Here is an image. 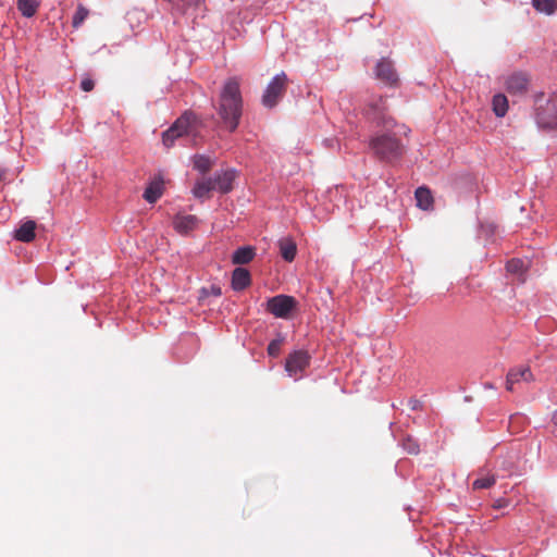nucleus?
<instances>
[{"instance_id": "1", "label": "nucleus", "mask_w": 557, "mask_h": 557, "mask_svg": "<svg viewBox=\"0 0 557 557\" xmlns=\"http://www.w3.org/2000/svg\"><path fill=\"white\" fill-rule=\"evenodd\" d=\"M216 113L228 132L236 131L243 114L240 78L234 76L225 81L219 95Z\"/></svg>"}, {"instance_id": "2", "label": "nucleus", "mask_w": 557, "mask_h": 557, "mask_svg": "<svg viewBox=\"0 0 557 557\" xmlns=\"http://www.w3.org/2000/svg\"><path fill=\"white\" fill-rule=\"evenodd\" d=\"M369 147L376 158L388 163L399 160L405 153V146L391 132L379 133L372 136Z\"/></svg>"}, {"instance_id": "3", "label": "nucleus", "mask_w": 557, "mask_h": 557, "mask_svg": "<svg viewBox=\"0 0 557 557\" xmlns=\"http://www.w3.org/2000/svg\"><path fill=\"white\" fill-rule=\"evenodd\" d=\"M200 125V121L194 113L185 112L162 133V143L166 148H171L178 139L185 137L195 139L199 135Z\"/></svg>"}, {"instance_id": "4", "label": "nucleus", "mask_w": 557, "mask_h": 557, "mask_svg": "<svg viewBox=\"0 0 557 557\" xmlns=\"http://www.w3.org/2000/svg\"><path fill=\"white\" fill-rule=\"evenodd\" d=\"M544 94L535 96L536 122L543 128L557 129V95L552 96L542 104Z\"/></svg>"}, {"instance_id": "5", "label": "nucleus", "mask_w": 557, "mask_h": 557, "mask_svg": "<svg viewBox=\"0 0 557 557\" xmlns=\"http://www.w3.org/2000/svg\"><path fill=\"white\" fill-rule=\"evenodd\" d=\"M366 116L376 126H382L387 131H389L395 125L394 119L388 113L386 100L381 96L373 97L370 100L366 108Z\"/></svg>"}, {"instance_id": "6", "label": "nucleus", "mask_w": 557, "mask_h": 557, "mask_svg": "<svg viewBox=\"0 0 557 557\" xmlns=\"http://www.w3.org/2000/svg\"><path fill=\"white\" fill-rule=\"evenodd\" d=\"M297 300L293 296L276 295L268 299L265 309L275 318L288 319L297 308Z\"/></svg>"}, {"instance_id": "7", "label": "nucleus", "mask_w": 557, "mask_h": 557, "mask_svg": "<svg viewBox=\"0 0 557 557\" xmlns=\"http://www.w3.org/2000/svg\"><path fill=\"white\" fill-rule=\"evenodd\" d=\"M287 85V76L285 73L277 74L267 86L262 96V104L267 108H273L283 97Z\"/></svg>"}, {"instance_id": "8", "label": "nucleus", "mask_w": 557, "mask_h": 557, "mask_svg": "<svg viewBox=\"0 0 557 557\" xmlns=\"http://www.w3.org/2000/svg\"><path fill=\"white\" fill-rule=\"evenodd\" d=\"M310 355L306 350H295L285 361V370L290 376L300 377L310 364Z\"/></svg>"}, {"instance_id": "9", "label": "nucleus", "mask_w": 557, "mask_h": 557, "mask_svg": "<svg viewBox=\"0 0 557 557\" xmlns=\"http://www.w3.org/2000/svg\"><path fill=\"white\" fill-rule=\"evenodd\" d=\"M534 380L533 373L529 366H518L511 368L506 376V389L515 392L516 387L521 383H530Z\"/></svg>"}, {"instance_id": "10", "label": "nucleus", "mask_w": 557, "mask_h": 557, "mask_svg": "<svg viewBox=\"0 0 557 557\" xmlns=\"http://www.w3.org/2000/svg\"><path fill=\"white\" fill-rule=\"evenodd\" d=\"M375 74L379 79L388 85H394L398 81L393 63L384 58L377 62Z\"/></svg>"}, {"instance_id": "11", "label": "nucleus", "mask_w": 557, "mask_h": 557, "mask_svg": "<svg viewBox=\"0 0 557 557\" xmlns=\"http://www.w3.org/2000/svg\"><path fill=\"white\" fill-rule=\"evenodd\" d=\"M506 89L512 95H522L528 89L529 77L522 72L512 73L506 79Z\"/></svg>"}, {"instance_id": "12", "label": "nucleus", "mask_w": 557, "mask_h": 557, "mask_svg": "<svg viewBox=\"0 0 557 557\" xmlns=\"http://www.w3.org/2000/svg\"><path fill=\"white\" fill-rule=\"evenodd\" d=\"M236 172L234 170H227L222 173H218L212 180L215 183V189L222 194H226L232 190L233 182L235 180Z\"/></svg>"}, {"instance_id": "13", "label": "nucleus", "mask_w": 557, "mask_h": 557, "mask_svg": "<svg viewBox=\"0 0 557 557\" xmlns=\"http://www.w3.org/2000/svg\"><path fill=\"white\" fill-rule=\"evenodd\" d=\"M198 224V219L195 215L177 214L173 220V226L180 234H187L193 231Z\"/></svg>"}, {"instance_id": "14", "label": "nucleus", "mask_w": 557, "mask_h": 557, "mask_svg": "<svg viewBox=\"0 0 557 557\" xmlns=\"http://www.w3.org/2000/svg\"><path fill=\"white\" fill-rule=\"evenodd\" d=\"M251 284L250 273L245 268H236L232 274V287L234 290H243Z\"/></svg>"}, {"instance_id": "15", "label": "nucleus", "mask_w": 557, "mask_h": 557, "mask_svg": "<svg viewBox=\"0 0 557 557\" xmlns=\"http://www.w3.org/2000/svg\"><path fill=\"white\" fill-rule=\"evenodd\" d=\"M35 230L36 223L32 220L26 221L15 231L14 238L23 243H30L35 239Z\"/></svg>"}, {"instance_id": "16", "label": "nucleus", "mask_w": 557, "mask_h": 557, "mask_svg": "<svg viewBox=\"0 0 557 557\" xmlns=\"http://www.w3.org/2000/svg\"><path fill=\"white\" fill-rule=\"evenodd\" d=\"M278 247H280V253L285 261L292 262L295 259L296 252H297V246H296V243L292 238L284 237V238L280 239Z\"/></svg>"}, {"instance_id": "17", "label": "nucleus", "mask_w": 557, "mask_h": 557, "mask_svg": "<svg viewBox=\"0 0 557 557\" xmlns=\"http://www.w3.org/2000/svg\"><path fill=\"white\" fill-rule=\"evenodd\" d=\"M163 194V181L153 180L145 189L144 199L149 203H154Z\"/></svg>"}, {"instance_id": "18", "label": "nucleus", "mask_w": 557, "mask_h": 557, "mask_svg": "<svg viewBox=\"0 0 557 557\" xmlns=\"http://www.w3.org/2000/svg\"><path fill=\"white\" fill-rule=\"evenodd\" d=\"M255 248L250 246L239 247L234 251L232 262L234 264H247L255 258Z\"/></svg>"}, {"instance_id": "19", "label": "nucleus", "mask_w": 557, "mask_h": 557, "mask_svg": "<svg viewBox=\"0 0 557 557\" xmlns=\"http://www.w3.org/2000/svg\"><path fill=\"white\" fill-rule=\"evenodd\" d=\"M215 189V183L212 178H203L198 181L193 188V194L196 198L209 197L211 190Z\"/></svg>"}, {"instance_id": "20", "label": "nucleus", "mask_w": 557, "mask_h": 557, "mask_svg": "<svg viewBox=\"0 0 557 557\" xmlns=\"http://www.w3.org/2000/svg\"><path fill=\"white\" fill-rule=\"evenodd\" d=\"M417 206L423 210H429L433 205V196L429 188L419 187L416 190Z\"/></svg>"}, {"instance_id": "21", "label": "nucleus", "mask_w": 557, "mask_h": 557, "mask_svg": "<svg viewBox=\"0 0 557 557\" xmlns=\"http://www.w3.org/2000/svg\"><path fill=\"white\" fill-rule=\"evenodd\" d=\"M493 112L497 117H504L508 111V99L504 94H497L492 100Z\"/></svg>"}, {"instance_id": "22", "label": "nucleus", "mask_w": 557, "mask_h": 557, "mask_svg": "<svg viewBox=\"0 0 557 557\" xmlns=\"http://www.w3.org/2000/svg\"><path fill=\"white\" fill-rule=\"evenodd\" d=\"M39 8L38 0H17V9L25 17H32Z\"/></svg>"}, {"instance_id": "23", "label": "nucleus", "mask_w": 557, "mask_h": 557, "mask_svg": "<svg viewBox=\"0 0 557 557\" xmlns=\"http://www.w3.org/2000/svg\"><path fill=\"white\" fill-rule=\"evenodd\" d=\"M532 5L536 11L552 15L557 9V0H532Z\"/></svg>"}, {"instance_id": "24", "label": "nucleus", "mask_w": 557, "mask_h": 557, "mask_svg": "<svg viewBox=\"0 0 557 557\" xmlns=\"http://www.w3.org/2000/svg\"><path fill=\"white\" fill-rule=\"evenodd\" d=\"M212 161L209 157L197 154L194 157V166L201 173H207L212 168Z\"/></svg>"}, {"instance_id": "25", "label": "nucleus", "mask_w": 557, "mask_h": 557, "mask_svg": "<svg viewBox=\"0 0 557 557\" xmlns=\"http://www.w3.org/2000/svg\"><path fill=\"white\" fill-rule=\"evenodd\" d=\"M496 483V478L494 474H487L482 478H478L472 483L473 490H483V488H490Z\"/></svg>"}, {"instance_id": "26", "label": "nucleus", "mask_w": 557, "mask_h": 557, "mask_svg": "<svg viewBox=\"0 0 557 557\" xmlns=\"http://www.w3.org/2000/svg\"><path fill=\"white\" fill-rule=\"evenodd\" d=\"M89 15V10L83 4H78L77 10L72 20V26L78 28Z\"/></svg>"}, {"instance_id": "27", "label": "nucleus", "mask_w": 557, "mask_h": 557, "mask_svg": "<svg viewBox=\"0 0 557 557\" xmlns=\"http://www.w3.org/2000/svg\"><path fill=\"white\" fill-rule=\"evenodd\" d=\"M506 269L509 273L522 275L527 268L523 260L511 259L507 262Z\"/></svg>"}, {"instance_id": "28", "label": "nucleus", "mask_w": 557, "mask_h": 557, "mask_svg": "<svg viewBox=\"0 0 557 557\" xmlns=\"http://www.w3.org/2000/svg\"><path fill=\"white\" fill-rule=\"evenodd\" d=\"M282 345H283L282 338H276V339L271 341L270 344L268 345V354L271 357H277L280 355Z\"/></svg>"}, {"instance_id": "29", "label": "nucleus", "mask_w": 557, "mask_h": 557, "mask_svg": "<svg viewBox=\"0 0 557 557\" xmlns=\"http://www.w3.org/2000/svg\"><path fill=\"white\" fill-rule=\"evenodd\" d=\"M403 446L409 454L416 455L419 453L418 444L411 438L404 441Z\"/></svg>"}, {"instance_id": "30", "label": "nucleus", "mask_w": 557, "mask_h": 557, "mask_svg": "<svg viewBox=\"0 0 557 557\" xmlns=\"http://www.w3.org/2000/svg\"><path fill=\"white\" fill-rule=\"evenodd\" d=\"M94 87H95V82L89 77H85L81 82V88H82V90H84L86 92L91 91L94 89Z\"/></svg>"}, {"instance_id": "31", "label": "nucleus", "mask_w": 557, "mask_h": 557, "mask_svg": "<svg viewBox=\"0 0 557 557\" xmlns=\"http://www.w3.org/2000/svg\"><path fill=\"white\" fill-rule=\"evenodd\" d=\"M210 294L213 295V296H221V288L219 286H215V285H212L210 287Z\"/></svg>"}, {"instance_id": "32", "label": "nucleus", "mask_w": 557, "mask_h": 557, "mask_svg": "<svg viewBox=\"0 0 557 557\" xmlns=\"http://www.w3.org/2000/svg\"><path fill=\"white\" fill-rule=\"evenodd\" d=\"M553 421L555 426L557 428V412L554 414Z\"/></svg>"}, {"instance_id": "33", "label": "nucleus", "mask_w": 557, "mask_h": 557, "mask_svg": "<svg viewBox=\"0 0 557 557\" xmlns=\"http://www.w3.org/2000/svg\"><path fill=\"white\" fill-rule=\"evenodd\" d=\"M495 507H496V508H500V507H503V505H502L500 500H497V503H496Z\"/></svg>"}, {"instance_id": "34", "label": "nucleus", "mask_w": 557, "mask_h": 557, "mask_svg": "<svg viewBox=\"0 0 557 557\" xmlns=\"http://www.w3.org/2000/svg\"><path fill=\"white\" fill-rule=\"evenodd\" d=\"M3 175H4L3 171L0 170V181L2 180Z\"/></svg>"}]
</instances>
